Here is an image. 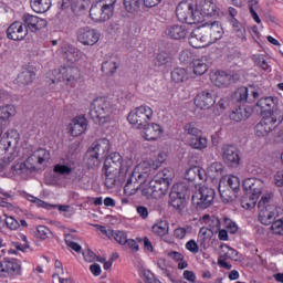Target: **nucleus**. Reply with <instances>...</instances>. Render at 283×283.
I'll return each mask as SVG.
<instances>
[{
  "mask_svg": "<svg viewBox=\"0 0 283 283\" xmlns=\"http://www.w3.org/2000/svg\"><path fill=\"white\" fill-rule=\"evenodd\" d=\"M114 112V105L107 97H96L91 103L90 116L94 123L105 125Z\"/></svg>",
  "mask_w": 283,
  "mask_h": 283,
  "instance_id": "f03ea898",
  "label": "nucleus"
},
{
  "mask_svg": "<svg viewBox=\"0 0 283 283\" xmlns=\"http://www.w3.org/2000/svg\"><path fill=\"white\" fill-rule=\"evenodd\" d=\"M175 176L176 172L174 171V168H164L157 174L155 179L160 180L161 184L166 185L169 188Z\"/></svg>",
  "mask_w": 283,
  "mask_h": 283,
  "instance_id": "c9c22d12",
  "label": "nucleus"
},
{
  "mask_svg": "<svg viewBox=\"0 0 283 283\" xmlns=\"http://www.w3.org/2000/svg\"><path fill=\"white\" fill-rule=\"evenodd\" d=\"M124 8L126 12L134 14L140 9V0H124Z\"/></svg>",
  "mask_w": 283,
  "mask_h": 283,
  "instance_id": "6e6d98bb",
  "label": "nucleus"
},
{
  "mask_svg": "<svg viewBox=\"0 0 283 283\" xmlns=\"http://www.w3.org/2000/svg\"><path fill=\"white\" fill-rule=\"evenodd\" d=\"M151 176V166L147 163H142L137 165L134 170L128 174V178L124 186V193L126 196H136L138 189L147 182Z\"/></svg>",
  "mask_w": 283,
  "mask_h": 283,
  "instance_id": "f257e3e1",
  "label": "nucleus"
},
{
  "mask_svg": "<svg viewBox=\"0 0 283 283\" xmlns=\"http://www.w3.org/2000/svg\"><path fill=\"white\" fill-rule=\"evenodd\" d=\"M253 113V109L251 107L247 106H239L230 114V119L234 123H242V120H247L251 117V114Z\"/></svg>",
  "mask_w": 283,
  "mask_h": 283,
  "instance_id": "b1692460",
  "label": "nucleus"
},
{
  "mask_svg": "<svg viewBox=\"0 0 283 283\" xmlns=\"http://www.w3.org/2000/svg\"><path fill=\"white\" fill-rule=\"evenodd\" d=\"M216 198V190L209 187H201L192 196V203L197 209H209L213 205Z\"/></svg>",
  "mask_w": 283,
  "mask_h": 283,
  "instance_id": "9d476101",
  "label": "nucleus"
},
{
  "mask_svg": "<svg viewBox=\"0 0 283 283\" xmlns=\"http://www.w3.org/2000/svg\"><path fill=\"white\" fill-rule=\"evenodd\" d=\"M6 273L19 275V273H21V265L14 259H4L3 261H0V277L6 275Z\"/></svg>",
  "mask_w": 283,
  "mask_h": 283,
  "instance_id": "aec40b11",
  "label": "nucleus"
},
{
  "mask_svg": "<svg viewBox=\"0 0 283 283\" xmlns=\"http://www.w3.org/2000/svg\"><path fill=\"white\" fill-rule=\"evenodd\" d=\"M150 181L153 184V192H154L155 200L163 198V196H167V193L169 191V187L166 186V184H163V181H160L156 178Z\"/></svg>",
  "mask_w": 283,
  "mask_h": 283,
  "instance_id": "473e14b6",
  "label": "nucleus"
},
{
  "mask_svg": "<svg viewBox=\"0 0 283 283\" xmlns=\"http://www.w3.org/2000/svg\"><path fill=\"white\" fill-rule=\"evenodd\" d=\"M254 63L258 65V67H261V70H264L265 72L271 70V65H269V62H266V59L262 54L254 55Z\"/></svg>",
  "mask_w": 283,
  "mask_h": 283,
  "instance_id": "052dcab7",
  "label": "nucleus"
},
{
  "mask_svg": "<svg viewBox=\"0 0 283 283\" xmlns=\"http://www.w3.org/2000/svg\"><path fill=\"white\" fill-rule=\"evenodd\" d=\"M105 176L104 185L107 189H114L118 182H125L120 179V172H103Z\"/></svg>",
  "mask_w": 283,
  "mask_h": 283,
  "instance_id": "e433bc0d",
  "label": "nucleus"
},
{
  "mask_svg": "<svg viewBox=\"0 0 283 283\" xmlns=\"http://www.w3.org/2000/svg\"><path fill=\"white\" fill-rule=\"evenodd\" d=\"M64 59L67 63H78V61H81V52L78 49L71 48L65 51Z\"/></svg>",
  "mask_w": 283,
  "mask_h": 283,
  "instance_id": "603ef678",
  "label": "nucleus"
},
{
  "mask_svg": "<svg viewBox=\"0 0 283 283\" xmlns=\"http://www.w3.org/2000/svg\"><path fill=\"white\" fill-rule=\"evenodd\" d=\"M179 61L184 65H189V63H193V53H191V51L189 50L182 51L179 55Z\"/></svg>",
  "mask_w": 283,
  "mask_h": 283,
  "instance_id": "e2e57ef3",
  "label": "nucleus"
},
{
  "mask_svg": "<svg viewBox=\"0 0 283 283\" xmlns=\"http://www.w3.org/2000/svg\"><path fill=\"white\" fill-rule=\"evenodd\" d=\"M77 41L82 45H96L101 39V33L91 27L80 28L76 32Z\"/></svg>",
  "mask_w": 283,
  "mask_h": 283,
  "instance_id": "ddd939ff",
  "label": "nucleus"
},
{
  "mask_svg": "<svg viewBox=\"0 0 283 283\" xmlns=\"http://www.w3.org/2000/svg\"><path fill=\"white\" fill-rule=\"evenodd\" d=\"M264 181L258 178H248L243 181V189L250 196H254V198H260L262 196V191H264Z\"/></svg>",
  "mask_w": 283,
  "mask_h": 283,
  "instance_id": "a211bd4d",
  "label": "nucleus"
},
{
  "mask_svg": "<svg viewBox=\"0 0 283 283\" xmlns=\"http://www.w3.org/2000/svg\"><path fill=\"white\" fill-rule=\"evenodd\" d=\"M99 156L101 154L88 149L86 153V165L91 169H94V167H98V165H101V159L98 158Z\"/></svg>",
  "mask_w": 283,
  "mask_h": 283,
  "instance_id": "8fccbe9b",
  "label": "nucleus"
},
{
  "mask_svg": "<svg viewBox=\"0 0 283 283\" xmlns=\"http://www.w3.org/2000/svg\"><path fill=\"white\" fill-rule=\"evenodd\" d=\"M198 14H200V12L195 10L193 3L188 0L181 1L176 8V17L180 23H188V25L200 23Z\"/></svg>",
  "mask_w": 283,
  "mask_h": 283,
  "instance_id": "423d86ee",
  "label": "nucleus"
},
{
  "mask_svg": "<svg viewBox=\"0 0 283 283\" xmlns=\"http://www.w3.org/2000/svg\"><path fill=\"white\" fill-rule=\"evenodd\" d=\"M206 224H208V229L213 233H218L220 231L221 222L220 219L216 216H205Z\"/></svg>",
  "mask_w": 283,
  "mask_h": 283,
  "instance_id": "3c124183",
  "label": "nucleus"
},
{
  "mask_svg": "<svg viewBox=\"0 0 283 283\" xmlns=\"http://www.w3.org/2000/svg\"><path fill=\"white\" fill-rule=\"evenodd\" d=\"M90 17L95 23H105V21H109L114 17V13L99 2H95L90 9Z\"/></svg>",
  "mask_w": 283,
  "mask_h": 283,
  "instance_id": "4468645a",
  "label": "nucleus"
},
{
  "mask_svg": "<svg viewBox=\"0 0 283 283\" xmlns=\"http://www.w3.org/2000/svg\"><path fill=\"white\" fill-rule=\"evenodd\" d=\"M185 179L189 182H196V180H207V171L198 166L190 167L185 174Z\"/></svg>",
  "mask_w": 283,
  "mask_h": 283,
  "instance_id": "cd10ccee",
  "label": "nucleus"
},
{
  "mask_svg": "<svg viewBox=\"0 0 283 283\" xmlns=\"http://www.w3.org/2000/svg\"><path fill=\"white\" fill-rule=\"evenodd\" d=\"M201 29L210 44L216 43V41H220V39L224 36V29L222 28V23L219 21L205 22L201 24Z\"/></svg>",
  "mask_w": 283,
  "mask_h": 283,
  "instance_id": "f8f14e48",
  "label": "nucleus"
},
{
  "mask_svg": "<svg viewBox=\"0 0 283 283\" xmlns=\"http://www.w3.org/2000/svg\"><path fill=\"white\" fill-rule=\"evenodd\" d=\"M33 169H36V167L32 163H28V159L24 163H18L11 167V171L19 176L25 174V171H32Z\"/></svg>",
  "mask_w": 283,
  "mask_h": 283,
  "instance_id": "c03bdc74",
  "label": "nucleus"
},
{
  "mask_svg": "<svg viewBox=\"0 0 283 283\" xmlns=\"http://www.w3.org/2000/svg\"><path fill=\"white\" fill-rule=\"evenodd\" d=\"M260 96H264L262 88L251 85L250 87H240L234 92L235 103L244 105V103H255Z\"/></svg>",
  "mask_w": 283,
  "mask_h": 283,
  "instance_id": "1a4fd4ad",
  "label": "nucleus"
},
{
  "mask_svg": "<svg viewBox=\"0 0 283 283\" xmlns=\"http://www.w3.org/2000/svg\"><path fill=\"white\" fill-rule=\"evenodd\" d=\"M28 36V27L21 21L12 22L7 29V38L11 41H23Z\"/></svg>",
  "mask_w": 283,
  "mask_h": 283,
  "instance_id": "2eb2a0df",
  "label": "nucleus"
},
{
  "mask_svg": "<svg viewBox=\"0 0 283 283\" xmlns=\"http://www.w3.org/2000/svg\"><path fill=\"white\" fill-rule=\"evenodd\" d=\"M258 198L253 195H250L249 192H247V195H244L241 198V207L243 209H254L255 205H258Z\"/></svg>",
  "mask_w": 283,
  "mask_h": 283,
  "instance_id": "09e8293b",
  "label": "nucleus"
},
{
  "mask_svg": "<svg viewBox=\"0 0 283 283\" xmlns=\"http://www.w3.org/2000/svg\"><path fill=\"white\" fill-rule=\"evenodd\" d=\"M272 198L273 195L271 193L264 195L258 203L259 222L265 227H269V224L272 226L275 221V216H277V209L271 205Z\"/></svg>",
  "mask_w": 283,
  "mask_h": 283,
  "instance_id": "20e7f679",
  "label": "nucleus"
},
{
  "mask_svg": "<svg viewBox=\"0 0 283 283\" xmlns=\"http://www.w3.org/2000/svg\"><path fill=\"white\" fill-rule=\"evenodd\" d=\"M168 63H171V55L169 53L161 52L157 54L155 59L156 67H163V65H167Z\"/></svg>",
  "mask_w": 283,
  "mask_h": 283,
  "instance_id": "4d7b16f0",
  "label": "nucleus"
},
{
  "mask_svg": "<svg viewBox=\"0 0 283 283\" xmlns=\"http://www.w3.org/2000/svg\"><path fill=\"white\" fill-rule=\"evenodd\" d=\"M165 32L167 36H170V39H175L177 41L187 36V29L180 24L169 25L166 28Z\"/></svg>",
  "mask_w": 283,
  "mask_h": 283,
  "instance_id": "c85d7f7f",
  "label": "nucleus"
},
{
  "mask_svg": "<svg viewBox=\"0 0 283 283\" xmlns=\"http://www.w3.org/2000/svg\"><path fill=\"white\" fill-rule=\"evenodd\" d=\"M151 118H154V109L147 105L136 107L127 116L128 123L134 125L137 129H145Z\"/></svg>",
  "mask_w": 283,
  "mask_h": 283,
  "instance_id": "39448f33",
  "label": "nucleus"
},
{
  "mask_svg": "<svg viewBox=\"0 0 283 283\" xmlns=\"http://www.w3.org/2000/svg\"><path fill=\"white\" fill-rule=\"evenodd\" d=\"M271 230L275 235H283V218L275 220L271 224Z\"/></svg>",
  "mask_w": 283,
  "mask_h": 283,
  "instance_id": "0e129e2a",
  "label": "nucleus"
},
{
  "mask_svg": "<svg viewBox=\"0 0 283 283\" xmlns=\"http://www.w3.org/2000/svg\"><path fill=\"white\" fill-rule=\"evenodd\" d=\"M143 133V138H145V140H158V138H160L163 136V126L157 124V123H151L145 126V128Z\"/></svg>",
  "mask_w": 283,
  "mask_h": 283,
  "instance_id": "412c9836",
  "label": "nucleus"
},
{
  "mask_svg": "<svg viewBox=\"0 0 283 283\" xmlns=\"http://www.w3.org/2000/svg\"><path fill=\"white\" fill-rule=\"evenodd\" d=\"M212 81L217 87H227L231 83V76L224 71H218Z\"/></svg>",
  "mask_w": 283,
  "mask_h": 283,
  "instance_id": "58836bf2",
  "label": "nucleus"
},
{
  "mask_svg": "<svg viewBox=\"0 0 283 283\" xmlns=\"http://www.w3.org/2000/svg\"><path fill=\"white\" fill-rule=\"evenodd\" d=\"M53 76L69 87H76V83L81 80V71L75 66H61L53 71Z\"/></svg>",
  "mask_w": 283,
  "mask_h": 283,
  "instance_id": "6e6552de",
  "label": "nucleus"
},
{
  "mask_svg": "<svg viewBox=\"0 0 283 283\" xmlns=\"http://www.w3.org/2000/svg\"><path fill=\"white\" fill-rule=\"evenodd\" d=\"M221 158L224 165H227V167H231L232 169H238V166L242 165L240 149L233 145L224 144L221 147Z\"/></svg>",
  "mask_w": 283,
  "mask_h": 283,
  "instance_id": "9b49d317",
  "label": "nucleus"
},
{
  "mask_svg": "<svg viewBox=\"0 0 283 283\" xmlns=\"http://www.w3.org/2000/svg\"><path fill=\"white\" fill-rule=\"evenodd\" d=\"M118 62L116 60H108L102 63L101 71L105 76H113L116 74V70H118Z\"/></svg>",
  "mask_w": 283,
  "mask_h": 283,
  "instance_id": "79ce46f5",
  "label": "nucleus"
},
{
  "mask_svg": "<svg viewBox=\"0 0 283 283\" xmlns=\"http://www.w3.org/2000/svg\"><path fill=\"white\" fill-rule=\"evenodd\" d=\"M22 21L27 30H30V32H39V30L48 28V21L45 19L32 15L30 13H24L22 15Z\"/></svg>",
  "mask_w": 283,
  "mask_h": 283,
  "instance_id": "dca6fc26",
  "label": "nucleus"
},
{
  "mask_svg": "<svg viewBox=\"0 0 283 283\" xmlns=\"http://www.w3.org/2000/svg\"><path fill=\"white\" fill-rule=\"evenodd\" d=\"M50 160V150L45 148H38L32 153V155L27 158V163H38V165H43L44 163H48Z\"/></svg>",
  "mask_w": 283,
  "mask_h": 283,
  "instance_id": "bb28decb",
  "label": "nucleus"
},
{
  "mask_svg": "<svg viewBox=\"0 0 283 283\" xmlns=\"http://www.w3.org/2000/svg\"><path fill=\"white\" fill-rule=\"evenodd\" d=\"M17 114V108L12 104L0 106V120H10Z\"/></svg>",
  "mask_w": 283,
  "mask_h": 283,
  "instance_id": "de8ad7c7",
  "label": "nucleus"
},
{
  "mask_svg": "<svg viewBox=\"0 0 283 283\" xmlns=\"http://www.w3.org/2000/svg\"><path fill=\"white\" fill-rule=\"evenodd\" d=\"M111 238H114V240L122 245L127 244V233L120 231V230H113V234H111Z\"/></svg>",
  "mask_w": 283,
  "mask_h": 283,
  "instance_id": "bf43d9fd",
  "label": "nucleus"
},
{
  "mask_svg": "<svg viewBox=\"0 0 283 283\" xmlns=\"http://www.w3.org/2000/svg\"><path fill=\"white\" fill-rule=\"evenodd\" d=\"M255 8H258V0L249 1V10H250L252 19H254V21L256 23H261L262 21L260 20V15H258Z\"/></svg>",
  "mask_w": 283,
  "mask_h": 283,
  "instance_id": "338daca9",
  "label": "nucleus"
},
{
  "mask_svg": "<svg viewBox=\"0 0 283 283\" xmlns=\"http://www.w3.org/2000/svg\"><path fill=\"white\" fill-rule=\"evenodd\" d=\"M193 74L197 76H202V74L207 73V70H209V65H207V62L203 60H195L193 62Z\"/></svg>",
  "mask_w": 283,
  "mask_h": 283,
  "instance_id": "864d4df0",
  "label": "nucleus"
},
{
  "mask_svg": "<svg viewBox=\"0 0 283 283\" xmlns=\"http://www.w3.org/2000/svg\"><path fill=\"white\" fill-rule=\"evenodd\" d=\"M227 260H231V256H229V252L227 249L222 250V254H220V256L218 258V265L221 269H226L227 271H231L232 265L227 262Z\"/></svg>",
  "mask_w": 283,
  "mask_h": 283,
  "instance_id": "5fc2aeb1",
  "label": "nucleus"
},
{
  "mask_svg": "<svg viewBox=\"0 0 283 283\" xmlns=\"http://www.w3.org/2000/svg\"><path fill=\"white\" fill-rule=\"evenodd\" d=\"M151 230L155 235H159L160 238H163L164 235H167L169 233V222L158 221L153 226Z\"/></svg>",
  "mask_w": 283,
  "mask_h": 283,
  "instance_id": "49530a36",
  "label": "nucleus"
},
{
  "mask_svg": "<svg viewBox=\"0 0 283 283\" xmlns=\"http://www.w3.org/2000/svg\"><path fill=\"white\" fill-rule=\"evenodd\" d=\"M201 14H203V17H218L220 14V9L216 2L211 0H205L201 2Z\"/></svg>",
  "mask_w": 283,
  "mask_h": 283,
  "instance_id": "7c9ffc66",
  "label": "nucleus"
},
{
  "mask_svg": "<svg viewBox=\"0 0 283 283\" xmlns=\"http://www.w3.org/2000/svg\"><path fill=\"white\" fill-rule=\"evenodd\" d=\"M36 73L30 69H24L17 77L18 85L25 87V85H30L34 81Z\"/></svg>",
  "mask_w": 283,
  "mask_h": 283,
  "instance_id": "72a5a7b5",
  "label": "nucleus"
},
{
  "mask_svg": "<svg viewBox=\"0 0 283 283\" xmlns=\"http://www.w3.org/2000/svg\"><path fill=\"white\" fill-rule=\"evenodd\" d=\"M36 231H38V238H40V240H48L50 235H52V231L49 230V228L45 226H39L36 228Z\"/></svg>",
  "mask_w": 283,
  "mask_h": 283,
  "instance_id": "69168bd1",
  "label": "nucleus"
},
{
  "mask_svg": "<svg viewBox=\"0 0 283 283\" xmlns=\"http://www.w3.org/2000/svg\"><path fill=\"white\" fill-rule=\"evenodd\" d=\"M262 116L283 118V104L277 96H263L256 102Z\"/></svg>",
  "mask_w": 283,
  "mask_h": 283,
  "instance_id": "7ed1b4c3",
  "label": "nucleus"
},
{
  "mask_svg": "<svg viewBox=\"0 0 283 283\" xmlns=\"http://www.w3.org/2000/svg\"><path fill=\"white\" fill-rule=\"evenodd\" d=\"M105 160H109L113 165L123 167V156H120L118 153L111 154Z\"/></svg>",
  "mask_w": 283,
  "mask_h": 283,
  "instance_id": "774afa93",
  "label": "nucleus"
},
{
  "mask_svg": "<svg viewBox=\"0 0 283 283\" xmlns=\"http://www.w3.org/2000/svg\"><path fill=\"white\" fill-rule=\"evenodd\" d=\"M103 172L119 174V180H125L127 178L128 169L116 164H112L109 160H104V166L102 168Z\"/></svg>",
  "mask_w": 283,
  "mask_h": 283,
  "instance_id": "393cba45",
  "label": "nucleus"
},
{
  "mask_svg": "<svg viewBox=\"0 0 283 283\" xmlns=\"http://www.w3.org/2000/svg\"><path fill=\"white\" fill-rule=\"evenodd\" d=\"M210 42L201 25L192 30L189 36V45L191 48L200 50V48H207Z\"/></svg>",
  "mask_w": 283,
  "mask_h": 283,
  "instance_id": "f3484780",
  "label": "nucleus"
},
{
  "mask_svg": "<svg viewBox=\"0 0 283 283\" xmlns=\"http://www.w3.org/2000/svg\"><path fill=\"white\" fill-rule=\"evenodd\" d=\"M229 22L237 36L242 39V41H247V29H244V25H242V23H240V21H238L235 18H230Z\"/></svg>",
  "mask_w": 283,
  "mask_h": 283,
  "instance_id": "a19ab883",
  "label": "nucleus"
},
{
  "mask_svg": "<svg viewBox=\"0 0 283 283\" xmlns=\"http://www.w3.org/2000/svg\"><path fill=\"white\" fill-rule=\"evenodd\" d=\"M219 193L221 196L222 202L226 205L229 202H233L240 196V192L232 190L227 184L220 181L219 184Z\"/></svg>",
  "mask_w": 283,
  "mask_h": 283,
  "instance_id": "5701e85b",
  "label": "nucleus"
},
{
  "mask_svg": "<svg viewBox=\"0 0 283 283\" xmlns=\"http://www.w3.org/2000/svg\"><path fill=\"white\" fill-rule=\"evenodd\" d=\"M213 233L216 232H213L209 228L202 227L199 230L197 242L200 244V247L207 249V244H209L211 238H213Z\"/></svg>",
  "mask_w": 283,
  "mask_h": 283,
  "instance_id": "4c0bfd02",
  "label": "nucleus"
},
{
  "mask_svg": "<svg viewBox=\"0 0 283 283\" xmlns=\"http://www.w3.org/2000/svg\"><path fill=\"white\" fill-rule=\"evenodd\" d=\"M189 196V187L185 184H177L169 193V207L176 211H182Z\"/></svg>",
  "mask_w": 283,
  "mask_h": 283,
  "instance_id": "0eeeda50",
  "label": "nucleus"
},
{
  "mask_svg": "<svg viewBox=\"0 0 283 283\" xmlns=\"http://www.w3.org/2000/svg\"><path fill=\"white\" fill-rule=\"evenodd\" d=\"M185 132L188 136H191V138H195L196 136H200V134H202V130L196 127V124L193 123L186 124Z\"/></svg>",
  "mask_w": 283,
  "mask_h": 283,
  "instance_id": "13d9d810",
  "label": "nucleus"
},
{
  "mask_svg": "<svg viewBox=\"0 0 283 283\" xmlns=\"http://www.w3.org/2000/svg\"><path fill=\"white\" fill-rule=\"evenodd\" d=\"M190 147H192V149H207V146L209 145V139H207V137H203L202 134L196 136V137H191L188 140Z\"/></svg>",
  "mask_w": 283,
  "mask_h": 283,
  "instance_id": "ea45409f",
  "label": "nucleus"
},
{
  "mask_svg": "<svg viewBox=\"0 0 283 283\" xmlns=\"http://www.w3.org/2000/svg\"><path fill=\"white\" fill-rule=\"evenodd\" d=\"M30 7L38 14H45L52 8V0H30Z\"/></svg>",
  "mask_w": 283,
  "mask_h": 283,
  "instance_id": "c756f323",
  "label": "nucleus"
},
{
  "mask_svg": "<svg viewBox=\"0 0 283 283\" xmlns=\"http://www.w3.org/2000/svg\"><path fill=\"white\" fill-rule=\"evenodd\" d=\"M107 149H109V140L104 138L94 142L88 150L95 154H105Z\"/></svg>",
  "mask_w": 283,
  "mask_h": 283,
  "instance_id": "a18cd8bd",
  "label": "nucleus"
},
{
  "mask_svg": "<svg viewBox=\"0 0 283 283\" xmlns=\"http://www.w3.org/2000/svg\"><path fill=\"white\" fill-rule=\"evenodd\" d=\"M92 0H70V8L76 17H81Z\"/></svg>",
  "mask_w": 283,
  "mask_h": 283,
  "instance_id": "f704fd0d",
  "label": "nucleus"
},
{
  "mask_svg": "<svg viewBox=\"0 0 283 283\" xmlns=\"http://www.w3.org/2000/svg\"><path fill=\"white\" fill-rule=\"evenodd\" d=\"M87 129V119L85 117H76L72 120L70 125L71 136H81Z\"/></svg>",
  "mask_w": 283,
  "mask_h": 283,
  "instance_id": "a878e982",
  "label": "nucleus"
},
{
  "mask_svg": "<svg viewBox=\"0 0 283 283\" xmlns=\"http://www.w3.org/2000/svg\"><path fill=\"white\" fill-rule=\"evenodd\" d=\"M76 163L72 159H61L59 164L53 167L54 174H59V176H71L72 171H74Z\"/></svg>",
  "mask_w": 283,
  "mask_h": 283,
  "instance_id": "4be33fe9",
  "label": "nucleus"
},
{
  "mask_svg": "<svg viewBox=\"0 0 283 283\" xmlns=\"http://www.w3.org/2000/svg\"><path fill=\"white\" fill-rule=\"evenodd\" d=\"M171 81H174V83H185V81H189V72H187L186 69L176 67L171 72Z\"/></svg>",
  "mask_w": 283,
  "mask_h": 283,
  "instance_id": "37998d69",
  "label": "nucleus"
},
{
  "mask_svg": "<svg viewBox=\"0 0 283 283\" xmlns=\"http://www.w3.org/2000/svg\"><path fill=\"white\" fill-rule=\"evenodd\" d=\"M282 122H283V117H273V116L264 115L263 118L261 119V125H263L268 134H271V132H273V129H275L277 125H282Z\"/></svg>",
  "mask_w": 283,
  "mask_h": 283,
  "instance_id": "2f4dec72",
  "label": "nucleus"
},
{
  "mask_svg": "<svg viewBox=\"0 0 283 283\" xmlns=\"http://www.w3.org/2000/svg\"><path fill=\"white\" fill-rule=\"evenodd\" d=\"M195 105L199 109H210L213 105H216L213 93L209 91L198 93L195 97Z\"/></svg>",
  "mask_w": 283,
  "mask_h": 283,
  "instance_id": "6ab92c4d",
  "label": "nucleus"
},
{
  "mask_svg": "<svg viewBox=\"0 0 283 283\" xmlns=\"http://www.w3.org/2000/svg\"><path fill=\"white\" fill-rule=\"evenodd\" d=\"M226 185L233 191L240 193V178L235 176L228 177Z\"/></svg>",
  "mask_w": 283,
  "mask_h": 283,
  "instance_id": "680f3d73",
  "label": "nucleus"
}]
</instances>
